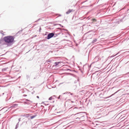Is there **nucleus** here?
<instances>
[{
  "label": "nucleus",
  "mask_w": 129,
  "mask_h": 129,
  "mask_svg": "<svg viewBox=\"0 0 129 129\" xmlns=\"http://www.w3.org/2000/svg\"><path fill=\"white\" fill-rule=\"evenodd\" d=\"M4 40L6 44L8 46H10L13 43L14 38L12 36H6L4 38Z\"/></svg>",
  "instance_id": "1"
},
{
  "label": "nucleus",
  "mask_w": 129,
  "mask_h": 129,
  "mask_svg": "<svg viewBox=\"0 0 129 129\" xmlns=\"http://www.w3.org/2000/svg\"><path fill=\"white\" fill-rule=\"evenodd\" d=\"M4 39H1L0 40V47L2 46L5 44Z\"/></svg>",
  "instance_id": "2"
},
{
  "label": "nucleus",
  "mask_w": 129,
  "mask_h": 129,
  "mask_svg": "<svg viewBox=\"0 0 129 129\" xmlns=\"http://www.w3.org/2000/svg\"><path fill=\"white\" fill-rule=\"evenodd\" d=\"M54 35V34L53 33H51L49 34L47 36V39H49L52 37Z\"/></svg>",
  "instance_id": "3"
},
{
  "label": "nucleus",
  "mask_w": 129,
  "mask_h": 129,
  "mask_svg": "<svg viewBox=\"0 0 129 129\" xmlns=\"http://www.w3.org/2000/svg\"><path fill=\"white\" fill-rule=\"evenodd\" d=\"M74 11V10L73 9H69L67 12H66V13L67 14H68L71 12L73 11Z\"/></svg>",
  "instance_id": "4"
},
{
  "label": "nucleus",
  "mask_w": 129,
  "mask_h": 129,
  "mask_svg": "<svg viewBox=\"0 0 129 129\" xmlns=\"http://www.w3.org/2000/svg\"><path fill=\"white\" fill-rule=\"evenodd\" d=\"M97 39H94L92 41V43L93 44L95 43L97 41Z\"/></svg>",
  "instance_id": "5"
},
{
  "label": "nucleus",
  "mask_w": 129,
  "mask_h": 129,
  "mask_svg": "<svg viewBox=\"0 0 129 129\" xmlns=\"http://www.w3.org/2000/svg\"><path fill=\"white\" fill-rule=\"evenodd\" d=\"M60 62H55L54 63V64H55V66H56Z\"/></svg>",
  "instance_id": "6"
},
{
  "label": "nucleus",
  "mask_w": 129,
  "mask_h": 129,
  "mask_svg": "<svg viewBox=\"0 0 129 129\" xmlns=\"http://www.w3.org/2000/svg\"><path fill=\"white\" fill-rule=\"evenodd\" d=\"M17 104H14L12 106H11L10 107V108L11 107H15V106H17Z\"/></svg>",
  "instance_id": "7"
},
{
  "label": "nucleus",
  "mask_w": 129,
  "mask_h": 129,
  "mask_svg": "<svg viewBox=\"0 0 129 129\" xmlns=\"http://www.w3.org/2000/svg\"><path fill=\"white\" fill-rule=\"evenodd\" d=\"M19 122H18V123H17V124H16V127L15 128V129H16L18 127V125H19Z\"/></svg>",
  "instance_id": "8"
},
{
  "label": "nucleus",
  "mask_w": 129,
  "mask_h": 129,
  "mask_svg": "<svg viewBox=\"0 0 129 129\" xmlns=\"http://www.w3.org/2000/svg\"><path fill=\"white\" fill-rule=\"evenodd\" d=\"M8 69V68H5L3 69H2V71H5L7 70Z\"/></svg>",
  "instance_id": "9"
},
{
  "label": "nucleus",
  "mask_w": 129,
  "mask_h": 129,
  "mask_svg": "<svg viewBox=\"0 0 129 129\" xmlns=\"http://www.w3.org/2000/svg\"><path fill=\"white\" fill-rule=\"evenodd\" d=\"M36 116V115H33L31 116L30 118L31 119H32L33 118H35V117Z\"/></svg>",
  "instance_id": "10"
},
{
  "label": "nucleus",
  "mask_w": 129,
  "mask_h": 129,
  "mask_svg": "<svg viewBox=\"0 0 129 129\" xmlns=\"http://www.w3.org/2000/svg\"><path fill=\"white\" fill-rule=\"evenodd\" d=\"M67 93H68V94H69V93H70V94L71 95H72L73 94V93H71L69 92H65V93H63V94H67Z\"/></svg>",
  "instance_id": "11"
},
{
  "label": "nucleus",
  "mask_w": 129,
  "mask_h": 129,
  "mask_svg": "<svg viewBox=\"0 0 129 129\" xmlns=\"http://www.w3.org/2000/svg\"><path fill=\"white\" fill-rule=\"evenodd\" d=\"M53 99V96H51L49 98V100H50Z\"/></svg>",
  "instance_id": "12"
},
{
  "label": "nucleus",
  "mask_w": 129,
  "mask_h": 129,
  "mask_svg": "<svg viewBox=\"0 0 129 129\" xmlns=\"http://www.w3.org/2000/svg\"><path fill=\"white\" fill-rule=\"evenodd\" d=\"M92 20L93 21H96V20L95 19H93Z\"/></svg>",
  "instance_id": "13"
},
{
  "label": "nucleus",
  "mask_w": 129,
  "mask_h": 129,
  "mask_svg": "<svg viewBox=\"0 0 129 129\" xmlns=\"http://www.w3.org/2000/svg\"><path fill=\"white\" fill-rule=\"evenodd\" d=\"M31 103V102H27L26 103V104H30V103Z\"/></svg>",
  "instance_id": "14"
},
{
  "label": "nucleus",
  "mask_w": 129,
  "mask_h": 129,
  "mask_svg": "<svg viewBox=\"0 0 129 129\" xmlns=\"http://www.w3.org/2000/svg\"><path fill=\"white\" fill-rule=\"evenodd\" d=\"M20 119H21V118H19L18 119V120H19V121H20Z\"/></svg>",
  "instance_id": "15"
},
{
  "label": "nucleus",
  "mask_w": 129,
  "mask_h": 129,
  "mask_svg": "<svg viewBox=\"0 0 129 129\" xmlns=\"http://www.w3.org/2000/svg\"><path fill=\"white\" fill-rule=\"evenodd\" d=\"M3 32V31H2V30H1L0 31V33H1V34H2V33Z\"/></svg>",
  "instance_id": "16"
},
{
  "label": "nucleus",
  "mask_w": 129,
  "mask_h": 129,
  "mask_svg": "<svg viewBox=\"0 0 129 129\" xmlns=\"http://www.w3.org/2000/svg\"><path fill=\"white\" fill-rule=\"evenodd\" d=\"M60 96V95L58 98V99H59Z\"/></svg>",
  "instance_id": "17"
},
{
  "label": "nucleus",
  "mask_w": 129,
  "mask_h": 129,
  "mask_svg": "<svg viewBox=\"0 0 129 129\" xmlns=\"http://www.w3.org/2000/svg\"><path fill=\"white\" fill-rule=\"evenodd\" d=\"M41 30V27H40V29H39V31H40V30Z\"/></svg>",
  "instance_id": "18"
},
{
  "label": "nucleus",
  "mask_w": 129,
  "mask_h": 129,
  "mask_svg": "<svg viewBox=\"0 0 129 129\" xmlns=\"http://www.w3.org/2000/svg\"><path fill=\"white\" fill-rule=\"evenodd\" d=\"M37 97L38 98H39V97L38 96H37Z\"/></svg>",
  "instance_id": "19"
},
{
  "label": "nucleus",
  "mask_w": 129,
  "mask_h": 129,
  "mask_svg": "<svg viewBox=\"0 0 129 129\" xmlns=\"http://www.w3.org/2000/svg\"><path fill=\"white\" fill-rule=\"evenodd\" d=\"M76 108H73V110H74V109H76Z\"/></svg>",
  "instance_id": "20"
},
{
  "label": "nucleus",
  "mask_w": 129,
  "mask_h": 129,
  "mask_svg": "<svg viewBox=\"0 0 129 129\" xmlns=\"http://www.w3.org/2000/svg\"><path fill=\"white\" fill-rule=\"evenodd\" d=\"M78 118H76V119H78Z\"/></svg>",
  "instance_id": "21"
},
{
  "label": "nucleus",
  "mask_w": 129,
  "mask_h": 129,
  "mask_svg": "<svg viewBox=\"0 0 129 129\" xmlns=\"http://www.w3.org/2000/svg\"><path fill=\"white\" fill-rule=\"evenodd\" d=\"M53 96H55V95H54Z\"/></svg>",
  "instance_id": "22"
},
{
  "label": "nucleus",
  "mask_w": 129,
  "mask_h": 129,
  "mask_svg": "<svg viewBox=\"0 0 129 129\" xmlns=\"http://www.w3.org/2000/svg\"><path fill=\"white\" fill-rule=\"evenodd\" d=\"M61 84V83H60V84Z\"/></svg>",
  "instance_id": "23"
}]
</instances>
